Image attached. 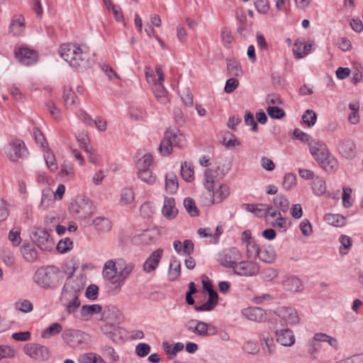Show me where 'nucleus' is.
<instances>
[{
    "label": "nucleus",
    "instance_id": "28",
    "mask_svg": "<svg viewBox=\"0 0 363 363\" xmlns=\"http://www.w3.org/2000/svg\"><path fill=\"white\" fill-rule=\"evenodd\" d=\"M117 267L116 262L111 259L108 260L103 268L102 274L105 279L111 284H114L116 277L117 276Z\"/></svg>",
    "mask_w": 363,
    "mask_h": 363
},
{
    "label": "nucleus",
    "instance_id": "18",
    "mask_svg": "<svg viewBox=\"0 0 363 363\" xmlns=\"http://www.w3.org/2000/svg\"><path fill=\"white\" fill-rule=\"evenodd\" d=\"M338 152L347 160L353 159L356 155V146L352 139L345 138L338 145Z\"/></svg>",
    "mask_w": 363,
    "mask_h": 363
},
{
    "label": "nucleus",
    "instance_id": "40",
    "mask_svg": "<svg viewBox=\"0 0 363 363\" xmlns=\"http://www.w3.org/2000/svg\"><path fill=\"white\" fill-rule=\"evenodd\" d=\"M179 187L177 175L172 172L168 173L165 177V189L170 194L175 193Z\"/></svg>",
    "mask_w": 363,
    "mask_h": 363
},
{
    "label": "nucleus",
    "instance_id": "52",
    "mask_svg": "<svg viewBox=\"0 0 363 363\" xmlns=\"http://www.w3.org/2000/svg\"><path fill=\"white\" fill-rule=\"evenodd\" d=\"M44 158L48 168L51 172H55L57 169V164L56 162L55 157L49 149H46L45 150Z\"/></svg>",
    "mask_w": 363,
    "mask_h": 363
},
{
    "label": "nucleus",
    "instance_id": "4",
    "mask_svg": "<svg viewBox=\"0 0 363 363\" xmlns=\"http://www.w3.org/2000/svg\"><path fill=\"white\" fill-rule=\"evenodd\" d=\"M185 145V137L181 130L177 128H170L165 131L159 150L163 155H169L174 147L182 148Z\"/></svg>",
    "mask_w": 363,
    "mask_h": 363
},
{
    "label": "nucleus",
    "instance_id": "48",
    "mask_svg": "<svg viewBox=\"0 0 363 363\" xmlns=\"http://www.w3.org/2000/svg\"><path fill=\"white\" fill-rule=\"evenodd\" d=\"M119 310L113 306H106L103 311V316L111 320H118L120 318Z\"/></svg>",
    "mask_w": 363,
    "mask_h": 363
},
{
    "label": "nucleus",
    "instance_id": "50",
    "mask_svg": "<svg viewBox=\"0 0 363 363\" xmlns=\"http://www.w3.org/2000/svg\"><path fill=\"white\" fill-rule=\"evenodd\" d=\"M134 198V192L131 188L123 189L121 193L120 203L122 206L128 205L133 201Z\"/></svg>",
    "mask_w": 363,
    "mask_h": 363
},
{
    "label": "nucleus",
    "instance_id": "7",
    "mask_svg": "<svg viewBox=\"0 0 363 363\" xmlns=\"http://www.w3.org/2000/svg\"><path fill=\"white\" fill-rule=\"evenodd\" d=\"M23 351L28 357L38 362H45L50 357V351L48 347L35 342L26 344Z\"/></svg>",
    "mask_w": 363,
    "mask_h": 363
},
{
    "label": "nucleus",
    "instance_id": "34",
    "mask_svg": "<svg viewBox=\"0 0 363 363\" xmlns=\"http://www.w3.org/2000/svg\"><path fill=\"white\" fill-rule=\"evenodd\" d=\"M198 336L207 337L215 335L217 333V328L206 322L198 320Z\"/></svg>",
    "mask_w": 363,
    "mask_h": 363
},
{
    "label": "nucleus",
    "instance_id": "1",
    "mask_svg": "<svg viewBox=\"0 0 363 363\" xmlns=\"http://www.w3.org/2000/svg\"><path fill=\"white\" fill-rule=\"evenodd\" d=\"M59 53L69 65L77 69L84 70L91 65L88 48L74 43L61 45Z\"/></svg>",
    "mask_w": 363,
    "mask_h": 363
},
{
    "label": "nucleus",
    "instance_id": "3",
    "mask_svg": "<svg viewBox=\"0 0 363 363\" xmlns=\"http://www.w3.org/2000/svg\"><path fill=\"white\" fill-rule=\"evenodd\" d=\"M215 172L216 170L212 168H208L203 172V184L211 196L209 200L211 204L222 203L230 194V189L226 184H216Z\"/></svg>",
    "mask_w": 363,
    "mask_h": 363
},
{
    "label": "nucleus",
    "instance_id": "5",
    "mask_svg": "<svg viewBox=\"0 0 363 363\" xmlns=\"http://www.w3.org/2000/svg\"><path fill=\"white\" fill-rule=\"evenodd\" d=\"M79 267V264L76 261L72 262L71 268H68L67 273L69 277L67 279L66 282L62 290V293L72 294L81 295L85 286V281L82 278L73 279L72 276Z\"/></svg>",
    "mask_w": 363,
    "mask_h": 363
},
{
    "label": "nucleus",
    "instance_id": "17",
    "mask_svg": "<svg viewBox=\"0 0 363 363\" xmlns=\"http://www.w3.org/2000/svg\"><path fill=\"white\" fill-rule=\"evenodd\" d=\"M80 295L61 293L60 301L65 306L66 311L69 313H74L80 306L79 299Z\"/></svg>",
    "mask_w": 363,
    "mask_h": 363
},
{
    "label": "nucleus",
    "instance_id": "29",
    "mask_svg": "<svg viewBox=\"0 0 363 363\" xmlns=\"http://www.w3.org/2000/svg\"><path fill=\"white\" fill-rule=\"evenodd\" d=\"M25 29V18L21 15H16L12 18L9 26V33L13 35L23 33Z\"/></svg>",
    "mask_w": 363,
    "mask_h": 363
},
{
    "label": "nucleus",
    "instance_id": "27",
    "mask_svg": "<svg viewBox=\"0 0 363 363\" xmlns=\"http://www.w3.org/2000/svg\"><path fill=\"white\" fill-rule=\"evenodd\" d=\"M174 250L180 255L189 256L194 251V243L190 240H185L184 242L175 240L173 242Z\"/></svg>",
    "mask_w": 363,
    "mask_h": 363
},
{
    "label": "nucleus",
    "instance_id": "6",
    "mask_svg": "<svg viewBox=\"0 0 363 363\" xmlns=\"http://www.w3.org/2000/svg\"><path fill=\"white\" fill-rule=\"evenodd\" d=\"M70 212L79 219H86L94 212L92 202L85 198H78L69 206Z\"/></svg>",
    "mask_w": 363,
    "mask_h": 363
},
{
    "label": "nucleus",
    "instance_id": "45",
    "mask_svg": "<svg viewBox=\"0 0 363 363\" xmlns=\"http://www.w3.org/2000/svg\"><path fill=\"white\" fill-rule=\"evenodd\" d=\"M324 220L329 225L340 227L344 225L345 218L340 214L328 213L324 217Z\"/></svg>",
    "mask_w": 363,
    "mask_h": 363
},
{
    "label": "nucleus",
    "instance_id": "36",
    "mask_svg": "<svg viewBox=\"0 0 363 363\" xmlns=\"http://www.w3.org/2000/svg\"><path fill=\"white\" fill-rule=\"evenodd\" d=\"M24 259L30 263L35 262L38 259V252L35 248L30 244H24L20 249Z\"/></svg>",
    "mask_w": 363,
    "mask_h": 363
},
{
    "label": "nucleus",
    "instance_id": "8",
    "mask_svg": "<svg viewBox=\"0 0 363 363\" xmlns=\"http://www.w3.org/2000/svg\"><path fill=\"white\" fill-rule=\"evenodd\" d=\"M101 331L116 344L121 345L126 340L127 332L123 328L111 324H105L101 327Z\"/></svg>",
    "mask_w": 363,
    "mask_h": 363
},
{
    "label": "nucleus",
    "instance_id": "37",
    "mask_svg": "<svg viewBox=\"0 0 363 363\" xmlns=\"http://www.w3.org/2000/svg\"><path fill=\"white\" fill-rule=\"evenodd\" d=\"M257 258L266 263L274 262L276 259L274 249L270 245L260 248Z\"/></svg>",
    "mask_w": 363,
    "mask_h": 363
},
{
    "label": "nucleus",
    "instance_id": "49",
    "mask_svg": "<svg viewBox=\"0 0 363 363\" xmlns=\"http://www.w3.org/2000/svg\"><path fill=\"white\" fill-rule=\"evenodd\" d=\"M339 242L340 243V253L342 255H347L352 245V238L347 235H342L339 238Z\"/></svg>",
    "mask_w": 363,
    "mask_h": 363
},
{
    "label": "nucleus",
    "instance_id": "54",
    "mask_svg": "<svg viewBox=\"0 0 363 363\" xmlns=\"http://www.w3.org/2000/svg\"><path fill=\"white\" fill-rule=\"evenodd\" d=\"M302 121L308 127H312L317 121L316 113L313 110L308 109L303 114Z\"/></svg>",
    "mask_w": 363,
    "mask_h": 363
},
{
    "label": "nucleus",
    "instance_id": "43",
    "mask_svg": "<svg viewBox=\"0 0 363 363\" xmlns=\"http://www.w3.org/2000/svg\"><path fill=\"white\" fill-rule=\"evenodd\" d=\"M62 330V326L58 323H52L49 327L45 328L41 333V337L44 339H48L58 333Z\"/></svg>",
    "mask_w": 363,
    "mask_h": 363
},
{
    "label": "nucleus",
    "instance_id": "31",
    "mask_svg": "<svg viewBox=\"0 0 363 363\" xmlns=\"http://www.w3.org/2000/svg\"><path fill=\"white\" fill-rule=\"evenodd\" d=\"M311 44L297 40L293 46V52L296 58L301 59L307 55L311 50Z\"/></svg>",
    "mask_w": 363,
    "mask_h": 363
},
{
    "label": "nucleus",
    "instance_id": "20",
    "mask_svg": "<svg viewBox=\"0 0 363 363\" xmlns=\"http://www.w3.org/2000/svg\"><path fill=\"white\" fill-rule=\"evenodd\" d=\"M242 207L247 211L252 213L257 217H264L266 218L268 217L270 210H272V206L265 203H243Z\"/></svg>",
    "mask_w": 363,
    "mask_h": 363
},
{
    "label": "nucleus",
    "instance_id": "24",
    "mask_svg": "<svg viewBox=\"0 0 363 363\" xmlns=\"http://www.w3.org/2000/svg\"><path fill=\"white\" fill-rule=\"evenodd\" d=\"M12 150L13 154L10 155V159L12 161H16L19 158L26 157L28 155V150L23 141L16 139L13 141Z\"/></svg>",
    "mask_w": 363,
    "mask_h": 363
},
{
    "label": "nucleus",
    "instance_id": "58",
    "mask_svg": "<svg viewBox=\"0 0 363 363\" xmlns=\"http://www.w3.org/2000/svg\"><path fill=\"white\" fill-rule=\"evenodd\" d=\"M102 311V307L99 304L84 305L82 307L81 313L83 315H94L99 313Z\"/></svg>",
    "mask_w": 363,
    "mask_h": 363
},
{
    "label": "nucleus",
    "instance_id": "19",
    "mask_svg": "<svg viewBox=\"0 0 363 363\" xmlns=\"http://www.w3.org/2000/svg\"><path fill=\"white\" fill-rule=\"evenodd\" d=\"M135 264L133 263H125L123 267L120 269V271L117 272V276L114 282L115 290L120 291L122 286L124 285L126 279L132 273Z\"/></svg>",
    "mask_w": 363,
    "mask_h": 363
},
{
    "label": "nucleus",
    "instance_id": "62",
    "mask_svg": "<svg viewBox=\"0 0 363 363\" xmlns=\"http://www.w3.org/2000/svg\"><path fill=\"white\" fill-rule=\"evenodd\" d=\"M73 247V242L71 239L66 238L60 240L57 245V250L61 253H66Z\"/></svg>",
    "mask_w": 363,
    "mask_h": 363
},
{
    "label": "nucleus",
    "instance_id": "55",
    "mask_svg": "<svg viewBox=\"0 0 363 363\" xmlns=\"http://www.w3.org/2000/svg\"><path fill=\"white\" fill-rule=\"evenodd\" d=\"M16 355L15 349L7 345H0V361L3 359H11Z\"/></svg>",
    "mask_w": 363,
    "mask_h": 363
},
{
    "label": "nucleus",
    "instance_id": "57",
    "mask_svg": "<svg viewBox=\"0 0 363 363\" xmlns=\"http://www.w3.org/2000/svg\"><path fill=\"white\" fill-rule=\"evenodd\" d=\"M184 206L186 211L191 216H197L199 215V210L196 206L194 201L191 198H186L184 200Z\"/></svg>",
    "mask_w": 363,
    "mask_h": 363
},
{
    "label": "nucleus",
    "instance_id": "38",
    "mask_svg": "<svg viewBox=\"0 0 363 363\" xmlns=\"http://www.w3.org/2000/svg\"><path fill=\"white\" fill-rule=\"evenodd\" d=\"M312 189L315 195L320 196L327 193L326 184L323 178L316 176L311 184Z\"/></svg>",
    "mask_w": 363,
    "mask_h": 363
},
{
    "label": "nucleus",
    "instance_id": "51",
    "mask_svg": "<svg viewBox=\"0 0 363 363\" xmlns=\"http://www.w3.org/2000/svg\"><path fill=\"white\" fill-rule=\"evenodd\" d=\"M227 69L228 73L235 77L240 76L242 72L240 64L235 60H228Z\"/></svg>",
    "mask_w": 363,
    "mask_h": 363
},
{
    "label": "nucleus",
    "instance_id": "39",
    "mask_svg": "<svg viewBox=\"0 0 363 363\" xmlns=\"http://www.w3.org/2000/svg\"><path fill=\"white\" fill-rule=\"evenodd\" d=\"M153 92L157 100L162 104H166L169 101L168 91L164 85L154 84Z\"/></svg>",
    "mask_w": 363,
    "mask_h": 363
},
{
    "label": "nucleus",
    "instance_id": "33",
    "mask_svg": "<svg viewBox=\"0 0 363 363\" xmlns=\"http://www.w3.org/2000/svg\"><path fill=\"white\" fill-rule=\"evenodd\" d=\"M245 315L249 320L256 322H262L265 319L266 314L261 308H248L243 311Z\"/></svg>",
    "mask_w": 363,
    "mask_h": 363
},
{
    "label": "nucleus",
    "instance_id": "30",
    "mask_svg": "<svg viewBox=\"0 0 363 363\" xmlns=\"http://www.w3.org/2000/svg\"><path fill=\"white\" fill-rule=\"evenodd\" d=\"M268 216L275 218L274 221L270 223L274 228H279L281 231H286L288 225L286 218L281 215V213L277 211L270 210Z\"/></svg>",
    "mask_w": 363,
    "mask_h": 363
},
{
    "label": "nucleus",
    "instance_id": "46",
    "mask_svg": "<svg viewBox=\"0 0 363 363\" xmlns=\"http://www.w3.org/2000/svg\"><path fill=\"white\" fill-rule=\"evenodd\" d=\"M152 163V157L150 154H145L141 158H140L137 163L136 167L138 171H143L150 169V167Z\"/></svg>",
    "mask_w": 363,
    "mask_h": 363
},
{
    "label": "nucleus",
    "instance_id": "9",
    "mask_svg": "<svg viewBox=\"0 0 363 363\" xmlns=\"http://www.w3.org/2000/svg\"><path fill=\"white\" fill-rule=\"evenodd\" d=\"M30 238L42 250H50L54 244L49 233L41 228H35Z\"/></svg>",
    "mask_w": 363,
    "mask_h": 363
},
{
    "label": "nucleus",
    "instance_id": "21",
    "mask_svg": "<svg viewBox=\"0 0 363 363\" xmlns=\"http://www.w3.org/2000/svg\"><path fill=\"white\" fill-rule=\"evenodd\" d=\"M162 214L167 220H172L177 217L178 209L173 197H164Z\"/></svg>",
    "mask_w": 363,
    "mask_h": 363
},
{
    "label": "nucleus",
    "instance_id": "44",
    "mask_svg": "<svg viewBox=\"0 0 363 363\" xmlns=\"http://www.w3.org/2000/svg\"><path fill=\"white\" fill-rule=\"evenodd\" d=\"M64 101L67 108H73L78 104L77 97L71 89H65L63 94Z\"/></svg>",
    "mask_w": 363,
    "mask_h": 363
},
{
    "label": "nucleus",
    "instance_id": "53",
    "mask_svg": "<svg viewBox=\"0 0 363 363\" xmlns=\"http://www.w3.org/2000/svg\"><path fill=\"white\" fill-rule=\"evenodd\" d=\"M164 349L166 350L167 354L169 358L175 357L177 352L182 351L184 349V344L182 342H177L173 346L172 349L168 342H163Z\"/></svg>",
    "mask_w": 363,
    "mask_h": 363
},
{
    "label": "nucleus",
    "instance_id": "61",
    "mask_svg": "<svg viewBox=\"0 0 363 363\" xmlns=\"http://www.w3.org/2000/svg\"><path fill=\"white\" fill-rule=\"evenodd\" d=\"M294 136L298 139L303 142L304 143L308 144V147L311 145L312 142H313L315 139H313L310 135L303 132L300 129H295L294 130Z\"/></svg>",
    "mask_w": 363,
    "mask_h": 363
},
{
    "label": "nucleus",
    "instance_id": "35",
    "mask_svg": "<svg viewBox=\"0 0 363 363\" xmlns=\"http://www.w3.org/2000/svg\"><path fill=\"white\" fill-rule=\"evenodd\" d=\"M273 204L275 209L272 208V211L286 213L289 209L290 202L286 196L278 194L273 199Z\"/></svg>",
    "mask_w": 363,
    "mask_h": 363
},
{
    "label": "nucleus",
    "instance_id": "26",
    "mask_svg": "<svg viewBox=\"0 0 363 363\" xmlns=\"http://www.w3.org/2000/svg\"><path fill=\"white\" fill-rule=\"evenodd\" d=\"M285 290L290 292H298L303 289L302 281L296 276H289L283 281Z\"/></svg>",
    "mask_w": 363,
    "mask_h": 363
},
{
    "label": "nucleus",
    "instance_id": "13",
    "mask_svg": "<svg viewBox=\"0 0 363 363\" xmlns=\"http://www.w3.org/2000/svg\"><path fill=\"white\" fill-rule=\"evenodd\" d=\"M309 152L318 163L330 152L326 144L316 139L309 146Z\"/></svg>",
    "mask_w": 363,
    "mask_h": 363
},
{
    "label": "nucleus",
    "instance_id": "10",
    "mask_svg": "<svg viewBox=\"0 0 363 363\" xmlns=\"http://www.w3.org/2000/svg\"><path fill=\"white\" fill-rule=\"evenodd\" d=\"M87 336L86 333L74 329H67L62 333L64 341L72 347H77L84 343Z\"/></svg>",
    "mask_w": 363,
    "mask_h": 363
},
{
    "label": "nucleus",
    "instance_id": "11",
    "mask_svg": "<svg viewBox=\"0 0 363 363\" xmlns=\"http://www.w3.org/2000/svg\"><path fill=\"white\" fill-rule=\"evenodd\" d=\"M233 272L242 277H253L259 272V265L252 261H241L235 265Z\"/></svg>",
    "mask_w": 363,
    "mask_h": 363
},
{
    "label": "nucleus",
    "instance_id": "63",
    "mask_svg": "<svg viewBox=\"0 0 363 363\" xmlns=\"http://www.w3.org/2000/svg\"><path fill=\"white\" fill-rule=\"evenodd\" d=\"M80 361L82 363H103V358L95 353H88L82 356Z\"/></svg>",
    "mask_w": 363,
    "mask_h": 363
},
{
    "label": "nucleus",
    "instance_id": "59",
    "mask_svg": "<svg viewBox=\"0 0 363 363\" xmlns=\"http://www.w3.org/2000/svg\"><path fill=\"white\" fill-rule=\"evenodd\" d=\"M296 175L292 173L286 174L284 177V181L282 183L283 188L286 191H289L293 187H294L296 186Z\"/></svg>",
    "mask_w": 363,
    "mask_h": 363
},
{
    "label": "nucleus",
    "instance_id": "12",
    "mask_svg": "<svg viewBox=\"0 0 363 363\" xmlns=\"http://www.w3.org/2000/svg\"><path fill=\"white\" fill-rule=\"evenodd\" d=\"M277 313L281 321L286 325H296L299 323L300 319L298 313L292 308H279L277 309Z\"/></svg>",
    "mask_w": 363,
    "mask_h": 363
},
{
    "label": "nucleus",
    "instance_id": "14",
    "mask_svg": "<svg viewBox=\"0 0 363 363\" xmlns=\"http://www.w3.org/2000/svg\"><path fill=\"white\" fill-rule=\"evenodd\" d=\"M274 334L277 342L283 346L291 347L295 343L294 332L289 328L276 329Z\"/></svg>",
    "mask_w": 363,
    "mask_h": 363
},
{
    "label": "nucleus",
    "instance_id": "23",
    "mask_svg": "<svg viewBox=\"0 0 363 363\" xmlns=\"http://www.w3.org/2000/svg\"><path fill=\"white\" fill-rule=\"evenodd\" d=\"M260 344L265 354L270 355L274 352L275 344L273 337L267 331L260 334Z\"/></svg>",
    "mask_w": 363,
    "mask_h": 363
},
{
    "label": "nucleus",
    "instance_id": "64",
    "mask_svg": "<svg viewBox=\"0 0 363 363\" xmlns=\"http://www.w3.org/2000/svg\"><path fill=\"white\" fill-rule=\"evenodd\" d=\"M267 112L270 118L275 119H280L285 115L284 110L278 107V106H269L267 108Z\"/></svg>",
    "mask_w": 363,
    "mask_h": 363
},
{
    "label": "nucleus",
    "instance_id": "15",
    "mask_svg": "<svg viewBox=\"0 0 363 363\" xmlns=\"http://www.w3.org/2000/svg\"><path fill=\"white\" fill-rule=\"evenodd\" d=\"M240 258L241 254L240 251L236 248H231L224 252V254L220 257V262L221 264L225 267L234 269Z\"/></svg>",
    "mask_w": 363,
    "mask_h": 363
},
{
    "label": "nucleus",
    "instance_id": "32",
    "mask_svg": "<svg viewBox=\"0 0 363 363\" xmlns=\"http://www.w3.org/2000/svg\"><path fill=\"white\" fill-rule=\"evenodd\" d=\"M313 340L318 342H327L335 350L340 348V342L337 339L324 333H315L313 337Z\"/></svg>",
    "mask_w": 363,
    "mask_h": 363
},
{
    "label": "nucleus",
    "instance_id": "16",
    "mask_svg": "<svg viewBox=\"0 0 363 363\" xmlns=\"http://www.w3.org/2000/svg\"><path fill=\"white\" fill-rule=\"evenodd\" d=\"M163 255V250L158 248L152 252L143 264V269L146 273H151L155 271Z\"/></svg>",
    "mask_w": 363,
    "mask_h": 363
},
{
    "label": "nucleus",
    "instance_id": "42",
    "mask_svg": "<svg viewBox=\"0 0 363 363\" xmlns=\"http://www.w3.org/2000/svg\"><path fill=\"white\" fill-rule=\"evenodd\" d=\"M95 228L100 232H108L111 228V222L106 218L98 217L93 220Z\"/></svg>",
    "mask_w": 363,
    "mask_h": 363
},
{
    "label": "nucleus",
    "instance_id": "47",
    "mask_svg": "<svg viewBox=\"0 0 363 363\" xmlns=\"http://www.w3.org/2000/svg\"><path fill=\"white\" fill-rule=\"evenodd\" d=\"M181 175L188 182L193 181L194 179V169L187 162H184L181 166Z\"/></svg>",
    "mask_w": 363,
    "mask_h": 363
},
{
    "label": "nucleus",
    "instance_id": "41",
    "mask_svg": "<svg viewBox=\"0 0 363 363\" xmlns=\"http://www.w3.org/2000/svg\"><path fill=\"white\" fill-rule=\"evenodd\" d=\"M181 274V263L176 258H172L169 269L168 277L171 281L176 280Z\"/></svg>",
    "mask_w": 363,
    "mask_h": 363
},
{
    "label": "nucleus",
    "instance_id": "60",
    "mask_svg": "<svg viewBox=\"0 0 363 363\" xmlns=\"http://www.w3.org/2000/svg\"><path fill=\"white\" fill-rule=\"evenodd\" d=\"M9 239L14 247L18 246L21 242V228H14L9 231Z\"/></svg>",
    "mask_w": 363,
    "mask_h": 363
},
{
    "label": "nucleus",
    "instance_id": "2",
    "mask_svg": "<svg viewBox=\"0 0 363 363\" xmlns=\"http://www.w3.org/2000/svg\"><path fill=\"white\" fill-rule=\"evenodd\" d=\"M63 275L56 267L50 265L38 268L33 276V281L44 289H55L63 281Z\"/></svg>",
    "mask_w": 363,
    "mask_h": 363
},
{
    "label": "nucleus",
    "instance_id": "22",
    "mask_svg": "<svg viewBox=\"0 0 363 363\" xmlns=\"http://www.w3.org/2000/svg\"><path fill=\"white\" fill-rule=\"evenodd\" d=\"M16 57L23 65L29 66L37 61V53L28 48H20L16 52Z\"/></svg>",
    "mask_w": 363,
    "mask_h": 363
},
{
    "label": "nucleus",
    "instance_id": "56",
    "mask_svg": "<svg viewBox=\"0 0 363 363\" xmlns=\"http://www.w3.org/2000/svg\"><path fill=\"white\" fill-rule=\"evenodd\" d=\"M138 176L143 182L150 185L156 182V177L153 175L151 169L138 172Z\"/></svg>",
    "mask_w": 363,
    "mask_h": 363
},
{
    "label": "nucleus",
    "instance_id": "25",
    "mask_svg": "<svg viewBox=\"0 0 363 363\" xmlns=\"http://www.w3.org/2000/svg\"><path fill=\"white\" fill-rule=\"evenodd\" d=\"M318 164L326 172L330 174L336 172L339 167L337 159L330 152L323 157Z\"/></svg>",
    "mask_w": 363,
    "mask_h": 363
}]
</instances>
